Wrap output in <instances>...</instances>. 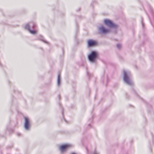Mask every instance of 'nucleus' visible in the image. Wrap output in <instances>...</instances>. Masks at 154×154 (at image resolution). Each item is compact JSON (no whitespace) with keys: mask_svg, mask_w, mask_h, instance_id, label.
<instances>
[{"mask_svg":"<svg viewBox=\"0 0 154 154\" xmlns=\"http://www.w3.org/2000/svg\"><path fill=\"white\" fill-rule=\"evenodd\" d=\"M123 74L124 82L128 85H132L133 82L131 79L130 72L129 71L124 70Z\"/></svg>","mask_w":154,"mask_h":154,"instance_id":"f257e3e1","label":"nucleus"},{"mask_svg":"<svg viewBox=\"0 0 154 154\" xmlns=\"http://www.w3.org/2000/svg\"><path fill=\"white\" fill-rule=\"evenodd\" d=\"M97 56V53L95 51H92L88 56V59L91 62H95Z\"/></svg>","mask_w":154,"mask_h":154,"instance_id":"f03ea898","label":"nucleus"},{"mask_svg":"<svg viewBox=\"0 0 154 154\" xmlns=\"http://www.w3.org/2000/svg\"><path fill=\"white\" fill-rule=\"evenodd\" d=\"M104 22L105 25L109 28H116L117 27L116 25L109 20L105 19L104 20Z\"/></svg>","mask_w":154,"mask_h":154,"instance_id":"7ed1b4c3","label":"nucleus"},{"mask_svg":"<svg viewBox=\"0 0 154 154\" xmlns=\"http://www.w3.org/2000/svg\"><path fill=\"white\" fill-rule=\"evenodd\" d=\"M24 119L25 121L24 125V128L26 130H29L30 127L29 119L26 117H25Z\"/></svg>","mask_w":154,"mask_h":154,"instance_id":"20e7f679","label":"nucleus"},{"mask_svg":"<svg viewBox=\"0 0 154 154\" xmlns=\"http://www.w3.org/2000/svg\"><path fill=\"white\" fill-rule=\"evenodd\" d=\"M98 31L100 33L106 34L109 32L110 31V30L105 29L103 26L101 25L98 28Z\"/></svg>","mask_w":154,"mask_h":154,"instance_id":"39448f33","label":"nucleus"},{"mask_svg":"<svg viewBox=\"0 0 154 154\" xmlns=\"http://www.w3.org/2000/svg\"><path fill=\"white\" fill-rule=\"evenodd\" d=\"M69 146V145L68 144H66L61 145L60 147V150L62 152H63L65 151V149L68 148Z\"/></svg>","mask_w":154,"mask_h":154,"instance_id":"423d86ee","label":"nucleus"},{"mask_svg":"<svg viewBox=\"0 0 154 154\" xmlns=\"http://www.w3.org/2000/svg\"><path fill=\"white\" fill-rule=\"evenodd\" d=\"M31 24L29 25H26L25 26V29L28 30L29 32L32 34H34L36 33V31L35 30H31L30 28H29V26H31Z\"/></svg>","mask_w":154,"mask_h":154,"instance_id":"0eeeda50","label":"nucleus"},{"mask_svg":"<svg viewBox=\"0 0 154 154\" xmlns=\"http://www.w3.org/2000/svg\"><path fill=\"white\" fill-rule=\"evenodd\" d=\"M96 42L95 41L92 40H89L88 42V46L89 47H91L95 45Z\"/></svg>","mask_w":154,"mask_h":154,"instance_id":"6e6552de","label":"nucleus"},{"mask_svg":"<svg viewBox=\"0 0 154 154\" xmlns=\"http://www.w3.org/2000/svg\"><path fill=\"white\" fill-rule=\"evenodd\" d=\"M31 24V26H29V28H32V29H35L36 28V24L34 22H30L27 24L26 25H30Z\"/></svg>","mask_w":154,"mask_h":154,"instance_id":"1a4fd4ad","label":"nucleus"},{"mask_svg":"<svg viewBox=\"0 0 154 154\" xmlns=\"http://www.w3.org/2000/svg\"><path fill=\"white\" fill-rule=\"evenodd\" d=\"M37 39L42 41L45 43H48V42L44 39V37L41 35H39L38 36Z\"/></svg>","mask_w":154,"mask_h":154,"instance_id":"9d476101","label":"nucleus"},{"mask_svg":"<svg viewBox=\"0 0 154 154\" xmlns=\"http://www.w3.org/2000/svg\"><path fill=\"white\" fill-rule=\"evenodd\" d=\"M60 74H58V77H57V85L58 86H59L60 84Z\"/></svg>","mask_w":154,"mask_h":154,"instance_id":"9b49d317","label":"nucleus"},{"mask_svg":"<svg viewBox=\"0 0 154 154\" xmlns=\"http://www.w3.org/2000/svg\"><path fill=\"white\" fill-rule=\"evenodd\" d=\"M117 47L119 49H120L121 48V45L120 44H118L117 45Z\"/></svg>","mask_w":154,"mask_h":154,"instance_id":"f8f14e48","label":"nucleus"},{"mask_svg":"<svg viewBox=\"0 0 154 154\" xmlns=\"http://www.w3.org/2000/svg\"><path fill=\"white\" fill-rule=\"evenodd\" d=\"M141 23H142V25L143 28L144 27V24L143 23V20L142 19L141 20Z\"/></svg>","mask_w":154,"mask_h":154,"instance_id":"ddd939ff","label":"nucleus"},{"mask_svg":"<svg viewBox=\"0 0 154 154\" xmlns=\"http://www.w3.org/2000/svg\"><path fill=\"white\" fill-rule=\"evenodd\" d=\"M92 154H99V153L97 151L94 152Z\"/></svg>","mask_w":154,"mask_h":154,"instance_id":"4468645a","label":"nucleus"},{"mask_svg":"<svg viewBox=\"0 0 154 154\" xmlns=\"http://www.w3.org/2000/svg\"><path fill=\"white\" fill-rule=\"evenodd\" d=\"M87 74L89 76H90V73L88 72H87Z\"/></svg>","mask_w":154,"mask_h":154,"instance_id":"2eb2a0df","label":"nucleus"},{"mask_svg":"<svg viewBox=\"0 0 154 154\" xmlns=\"http://www.w3.org/2000/svg\"><path fill=\"white\" fill-rule=\"evenodd\" d=\"M20 134L19 133H17V135H18V136H19L20 135Z\"/></svg>","mask_w":154,"mask_h":154,"instance_id":"dca6fc26","label":"nucleus"},{"mask_svg":"<svg viewBox=\"0 0 154 154\" xmlns=\"http://www.w3.org/2000/svg\"><path fill=\"white\" fill-rule=\"evenodd\" d=\"M60 95H59L58 96V98H59V99H60Z\"/></svg>","mask_w":154,"mask_h":154,"instance_id":"f3484780","label":"nucleus"},{"mask_svg":"<svg viewBox=\"0 0 154 154\" xmlns=\"http://www.w3.org/2000/svg\"><path fill=\"white\" fill-rule=\"evenodd\" d=\"M134 93L135 94H137V93L135 91H134Z\"/></svg>","mask_w":154,"mask_h":154,"instance_id":"a211bd4d","label":"nucleus"},{"mask_svg":"<svg viewBox=\"0 0 154 154\" xmlns=\"http://www.w3.org/2000/svg\"><path fill=\"white\" fill-rule=\"evenodd\" d=\"M72 154H76L75 153H73Z\"/></svg>","mask_w":154,"mask_h":154,"instance_id":"6ab92c4d","label":"nucleus"},{"mask_svg":"<svg viewBox=\"0 0 154 154\" xmlns=\"http://www.w3.org/2000/svg\"><path fill=\"white\" fill-rule=\"evenodd\" d=\"M86 150H87V152H88V149H87V148H86Z\"/></svg>","mask_w":154,"mask_h":154,"instance_id":"aec40b11","label":"nucleus"},{"mask_svg":"<svg viewBox=\"0 0 154 154\" xmlns=\"http://www.w3.org/2000/svg\"><path fill=\"white\" fill-rule=\"evenodd\" d=\"M59 105H60V103H59Z\"/></svg>","mask_w":154,"mask_h":154,"instance_id":"412c9836","label":"nucleus"}]
</instances>
